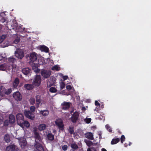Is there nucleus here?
<instances>
[{"label":"nucleus","instance_id":"obj_24","mask_svg":"<svg viewBox=\"0 0 151 151\" xmlns=\"http://www.w3.org/2000/svg\"><path fill=\"white\" fill-rule=\"evenodd\" d=\"M55 123L59 128H63L64 125L63 122L61 121H56L55 122Z\"/></svg>","mask_w":151,"mask_h":151},{"label":"nucleus","instance_id":"obj_16","mask_svg":"<svg viewBox=\"0 0 151 151\" xmlns=\"http://www.w3.org/2000/svg\"><path fill=\"white\" fill-rule=\"evenodd\" d=\"M12 92L11 88H9L7 90H5V91L4 93H2L1 91L0 90V96H3L5 94L6 95L9 94Z\"/></svg>","mask_w":151,"mask_h":151},{"label":"nucleus","instance_id":"obj_55","mask_svg":"<svg viewBox=\"0 0 151 151\" xmlns=\"http://www.w3.org/2000/svg\"><path fill=\"white\" fill-rule=\"evenodd\" d=\"M2 28V25L0 24V30H1Z\"/></svg>","mask_w":151,"mask_h":151},{"label":"nucleus","instance_id":"obj_13","mask_svg":"<svg viewBox=\"0 0 151 151\" xmlns=\"http://www.w3.org/2000/svg\"><path fill=\"white\" fill-rule=\"evenodd\" d=\"M14 99L17 101H21L22 99V96L19 91H17L14 93L13 95Z\"/></svg>","mask_w":151,"mask_h":151},{"label":"nucleus","instance_id":"obj_17","mask_svg":"<svg viewBox=\"0 0 151 151\" xmlns=\"http://www.w3.org/2000/svg\"><path fill=\"white\" fill-rule=\"evenodd\" d=\"M47 126L45 124H41L38 126L37 129L40 131H42L45 130Z\"/></svg>","mask_w":151,"mask_h":151},{"label":"nucleus","instance_id":"obj_9","mask_svg":"<svg viewBox=\"0 0 151 151\" xmlns=\"http://www.w3.org/2000/svg\"><path fill=\"white\" fill-rule=\"evenodd\" d=\"M71 104V103L70 102L64 101L61 104V108L64 110H68L70 108Z\"/></svg>","mask_w":151,"mask_h":151},{"label":"nucleus","instance_id":"obj_45","mask_svg":"<svg viewBox=\"0 0 151 151\" xmlns=\"http://www.w3.org/2000/svg\"><path fill=\"white\" fill-rule=\"evenodd\" d=\"M65 84L64 83V82H62L61 83L60 85L61 89H63L64 88H65Z\"/></svg>","mask_w":151,"mask_h":151},{"label":"nucleus","instance_id":"obj_7","mask_svg":"<svg viewBox=\"0 0 151 151\" xmlns=\"http://www.w3.org/2000/svg\"><path fill=\"white\" fill-rule=\"evenodd\" d=\"M79 114V113L76 111L72 115L71 118V121L73 123H76L78 120Z\"/></svg>","mask_w":151,"mask_h":151},{"label":"nucleus","instance_id":"obj_42","mask_svg":"<svg viewBox=\"0 0 151 151\" xmlns=\"http://www.w3.org/2000/svg\"><path fill=\"white\" fill-rule=\"evenodd\" d=\"M91 121V119L90 118H86L84 119V121L87 124L89 123Z\"/></svg>","mask_w":151,"mask_h":151},{"label":"nucleus","instance_id":"obj_52","mask_svg":"<svg viewBox=\"0 0 151 151\" xmlns=\"http://www.w3.org/2000/svg\"><path fill=\"white\" fill-rule=\"evenodd\" d=\"M4 57L2 56V54H0V61L3 59Z\"/></svg>","mask_w":151,"mask_h":151},{"label":"nucleus","instance_id":"obj_31","mask_svg":"<svg viewBox=\"0 0 151 151\" xmlns=\"http://www.w3.org/2000/svg\"><path fill=\"white\" fill-rule=\"evenodd\" d=\"M120 141L119 138H116L113 139L111 140V145H114L117 144Z\"/></svg>","mask_w":151,"mask_h":151},{"label":"nucleus","instance_id":"obj_35","mask_svg":"<svg viewBox=\"0 0 151 151\" xmlns=\"http://www.w3.org/2000/svg\"><path fill=\"white\" fill-rule=\"evenodd\" d=\"M27 144V142L25 140H23L21 142L20 144L21 145L22 148H23Z\"/></svg>","mask_w":151,"mask_h":151},{"label":"nucleus","instance_id":"obj_38","mask_svg":"<svg viewBox=\"0 0 151 151\" xmlns=\"http://www.w3.org/2000/svg\"><path fill=\"white\" fill-rule=\"evenodd\" d=\"M105 127L109 132H111L112 131V129L109 125H106L105 126Z\"/></svg>","mask_w":151,"mask_h":151},{"label":"nucleus","instance_id":"obj_6","mask_svg":"<svg viewBox=\"0 0 151 151\" xmlns=\"http://www.w3.org/2000/svg\"><path fill=\"white\" fill-rule=\"evenodd\" d=\"M16 117L17 124L19 125L22 124V122L24 119L23 114L21 113H18L16 115Z\"/></svg>","mask_w":151,"mask_h":151},{"label":"nucleus","instance_id":"obj_56","mask_svg":"<svg viewBox=\"0 0 151 151\" xmlns=\"http://www.w3.org/2000/svg\"><path fill=\"white\" fill-rule=\"evenodd\" d=\"M132 144V143L130 142H129V145H131Z\"/></svg>","mask_w":151,"mask_h":151},{"label":"nucleus","instance_id":"obj_59","mask_svg":"<svg viewBox=\"0 0 151 151\" xmlns=\"http://www.w3.org/2000/svg\"><path fill=\"white\" fill-rule=\"evenodd\" d=\"M101 134L100 135V134H99V137H101Z\"/></svg>","mask_w":151,"mask_h":151},{"label":"nucleus","instance_id":"obj_41","mask_svg":"<svg viewBox=\"0 0 151 151\" xmlns=\"http://www.w3.org/2000/svg\"><path fill=\"white\" fill-rule=\"evenodd\" d=\"M125 139L124 136L123 135H122L120 138V140L121 143H122L123 142L125 141Z\"/></svg>","mask_w":151,"mask_h":151},{"label":"nucleus","instance_id":"obj_33","mask_svg":"<svg viewBox=\"0 0 151 151\" xmlns=\"http://www.w3.org/2000/svg\"><path fill=\"white\" fill-rule=\"evenodd\" d=\"M68 131L70 134L73 135L75 134V133L74 132V127L72 126H70L68 129Z\"/></svg>","mask_w":151,"mask_h":151},{"label":"nucleus","instance_id":"obj_5","mask_svg":"<svg viewBox=\"0 0 151 151\" xmlns=\"http://www.w3.org/2000/svg\"><path fill=\"white\" fill-rule=\"evenodd\" d=\"M4 119L3 116L0 114V128L3 126L7 127L10 123L8 119L6 120L4 122Z\"/></svg>","mask_w":151,"mask_h":151},{"label":"nucleus","instance_id":"obj_58","mask_svg":"<svg viewBox=\"0 0 151 151\" xmlns=\"http://www.w3.org/2000/svg\"><path fill=\"white\" fill-rule=\"evenodd\" d=\"M104 107V106L103 105H102V106H101V107H102V108H103Z\"/></svg>","mask_w":151,"mask_h":151},{"label":"nucleus","instance_id":"obj_29","mask_svg":"<svg viewBox=\"0 0 151 151\" xmlns=\"http://www.w3.org/2000/svg\"><path fill=\"white\" fill-rule=\"evenodd\" d=\"M7 60L9 63H12V64L14 63L16 61V59L13 56L8 58Z\"/></svg>","mask_w":151,"mask_h":151},{"label":"nucleus","instance_id":"obj_53","mask_svg":"<svg viewBox=\"0 0 151 151\" xmlns=\"http://www.w3.org/2000/svg\"><path fill=\"white\" fill-rule=\"evenodd\" d=\"M101 151H107V150L103 148L102 149Z\"/></svg>","mask_w":151,"mask_h":151},{"label":"nucleus","instance_id":"obj_11","mask_svg":"<svg viewBox=\"0 0 151 151\" xmlns=\"http://www.w3.org/2000/svg\"><path fill=\"white\" fill-rule=\"evenodd\" d=\"M35 142L36 144L35 145V151H44V149L42 145L36 141Z\"/></svg>","mask_w":151,"mask_h":151},{"label":"nucleus","instance_id":"obj_14","mask_svg":"<svg viewBox=\"0 0 151 151\" xmlns=\"http://www.w3.org/2000/svg\"><path fill=\"white\" fill-rule=\"evenodd\" d=\"M30 64L31 65L32 70L36 73L40 72V69L37 67V64L34 63L30 62Z\"/></svg>","mask_w":151,"mask_h":151},{"label":"nucleus","instance_id":"obj_4","mask_svg":"<svg viewBox=\"0 0 151 151\" xmlns=\"http://www.w3.org/2000/svg\"><path fill=\"white\" fill-rule=\"evenodd\" d=\"M41 81V79L40 76L37 75L33 81L32 84L35 86H39L40 84Z\"/></svg>","mask_w":151,"mask_h":151},{"label":"nucleus","instance_id":"obj_26","mask_svg":"<svg viewBox=\"0 0 151 151\" xmlns=\"http://www.w3.org/2000/svg\"><path fill=\"white\" fill-rule=\"evenodd\" d=\"M24 87L28 90H30L33 89L34 86L33 84H26L24 85Z\"/></svg>","mask_w":151,"mask_h":151},{"label":"nucleus","instance_id":"obj_25","mask_svg":"<svg viewBox=\"0 0 151 151\" xmlns=\"http://www.w3.org/2000/svg\"><path fill=\"white\" fill-rule=\"evenodd\" d=\"M30 70L28 68H26L22 69V73L25 75H27L30 73Z\"/></svg>","mask_w":151,"mask_h":151},{"label":"nucleus","instance_id":"obj_49","mask_svg":"<svg viewBox=\"0 0 151 151\" xmlns=\"http://www.w3.org/2000/svg\"><path fill=\"white\" fill-rule=\"evenodd\" d=\"M19 39H16L14 40V42L15 43L17 44L18 43V42H19Z\"/></svg>","mask_w":151,"mask_h":151},{"label":"nucleus","instance_id":"obj_32","mask_svg":"<svg viewBox=\"0 0 151 151\" xmlns=\"http://www.w3.org/2000/svg\"><path fill=\"white\" fill-rule=\"evenodd\" d=\"M40 49L42 51H43L46 52H47L49 51L48 48L45 46H41L40 47Z\"/></svg>","mask_w":151,"mask_h":151},{"label":"nucleus","instance_id":"obj_47","mask_svg":"<svg viewBox=\"0 0 151 151\" xmlns=\"http://www.w3.org/2000/svg\"><path fill=\"white\" fill-rule=\"evenodd\" d=\"M66 88L67 90L68 91H70L72 87L70 85H68L66 86Z\"/></svg>","mask_w":151,"mask_h":151},{"label":"nucleus","instance_id":"obj_2","mask_svg":"<svg viewBox=\"0 0 151 151\" xmlns=\"http://www.w3.org/2000/svg\"><path fill=\"white\" fill-rule=\"evenodd\" d=\"M15 68L16 66L13 65L9 66L6 63H0V70H10L11 69L12 70L13 69Z\"/></svg>","mask_w":151,"mask_h":151},{"label":"nucleus","instance_id":"obj_57","mask_svg":"<svg viewBox=\"0 0 151 151\" xmlns=\"http://www.w3.org/2000/svg\"><path fill=\"white\" fill-rule=\"evenodd\" d=\"M124 145H125V146L126 147H127V145H126V144H124Z\"/></svg>","mask_w":151,"mask_h":151},{"label":"nucleus","instance_id":"obj_19","mask_svg":"<svg viewBox=\"0 0 151 151\" xmlns=\"http://www.w3.org/2000/svg\"><path fill=\"white\" fill-rule=\"evenodd\" d=\"M6 17L0 16V21L3 23L5 22L4 25L7 27L8 21H6Z\"/></svg>","mask_w":151,"mask_h":151},{"label":"nucleus","instance_id":"obj_39","mask_svg":"<svg viewBox=\"0 0 151 151\" xmlns=\"http://www.w3.org/2000/svg\"><path fill=\"white\" fill-rule=\"evenodd\" d=\"M30 103L32 105H34L35 102V99L34 98H31L29 100Z\"/></svg>","mask_w":151,"mask_h":151},{"label":"nucleus","instance_id":"obj_18","mask_svg":"<svg viewBox=\"0 0 151 151\" xmlns=\"http://www.w3.org/2000/svg\"><path fill=\"white\" fill-rule=\"evenodd\" d=\"M42 97L41 96L37 95L36 96V105L37 107H39L40 103L42 101Z\"/></svg>","mask_w":151,"mask_h":151},{"label":"nucleus","instance_id":"obj_10","mask_svg":"<svg viewBox=\"0 0 151 151\" xmlns=\"http://www.w3.org/2000/svg\"><path fill=\"white\" fill-rule=\"evenodd\" d=\"M18 150L19 149L17 146L13 144L8 146L6 147V151H16Z\"/></svg>","mask_w":151,"mask_h":151},{"label":"nucleus","instance_id":"obj_22","mask_svg":"<svg viewBox=\"0 0 151 151\" xmlns=\"http://www.w3.org/2000/svg\"><path fill=\"white\" fill-rule=\"evenodd\" d=\"M9 121L10 123L14 124L15 122L14 116L13 114H10L9 116Z\"/></svg>","mask_w":151,"mask_h":151},{"label":"nucleus","instance_id":"obj_46","mask_svg":"<svg viewBox=\"0 0 151 151\" xmlns=\"http://www.w3.org/2000/svg\"><path fill=\"white\" fill-rule=\"evenodd\" d=\"M5 39V37L4 36H0V43L2 42Z\"/></svg>","mask_w":151,"mask_h":151},{"label":"nucleus","instance_id":"obj_48","mask_svg":"<svg viewBox=\"0 0 151 151\" xmlns=\"http://www.w3.org/2000/svg\"><path fill=\"white\" fill-rule=\"evenodd\" d=\"M91 149L93 150V151H99L98 148H95L94 147H92Z\"/></svg>","mask_w":151,"mask_h":151},{"label":"nucleus","instance_id":"obj_3","mask_svg":"<svg viewBox=\"0 0 151 151\" xmlns=\"http://www.w3.org/2000/svg\"><path fill=\"white\" fill-rule=\"evenodd\" d=\"M51 71L50 70H43L41 71V74L44 78H47L50 76L51 75Z\"/></svg>","mask_w":151,"mask_h":151},{"label":"nucleus","instance_id":"obj_28","mask_svg":"<svg viewBox=\"0 0 151 151\" xmlns=\"http://www.w3.org/2000/svg\"><path fill=\"white\" fill-rule=\"evenodd\" d=\"M40 113L43 116H47L49 114V111L48 110H44L40 111Z\"/></svg>","mask_w":151,"mask_h":151},{"label":"nucleus","instance_id":"obj_21","mask_svg":"<svg viewBox=\"0 0 151 151\" xmlns=\"http://www.w3.org/2000/svg\"><path fill=\"white\" fill-rule=\"evenodd\" d=\"M22 124H20V126L21 127H29L30 124L29 122L27 121H24L22 122Z\"/></svg>","mask_w":151,"mask_h":151},{"label":"nucleus","instance_id":"obj_20","mask_svg":"<svg viewBox=\"0 0 151 151\" xmlns=\"http://www.w3.org/2000/svg\"><path fill=\"white\" fill-rule=\"evenodd\" d=\"M86 137L91 140H93V134L91 132H88L85 134Z\"/></svg>","mask_w":151,"mask_h":151},{"label":"nucleus","instance_id":"obj_36","mask_svg":"<svg viewBox=\"0 0 151 151\" xmlns=\"http://www.w3.org/2000/svg\"><path fill=\"white\" fill-rule=\"evenodd\" d=\"M70 146L74 150H76L78 148V145H77L75 143L72 144Z\"/></svg>","mask_w":151,"mask_h":151},{"label":"nucleus","instance_id":"obj_37","mask_svg":"<svg viewBox=\"0 0 151 151\" xmlns=\"http://www.w3.org/2000/svg\"><path fill=\"white\" fill-rule=\"evenodd\" d=\"M49 91L51 93H55L57 92V90L55 87H51L49 89Z\"/></svg>","mask_w":151,"mask_h":151},{"label":"nucleus","instance_id":"obj_27","mask_svg":"<svg viewBox=\"0 0 151 151\" xmlns=\"http://www.w3.org/2000/svg\"><path fill=\"white\" fill-rule=\"evenodd\" d=\"M55 84V81H54L53 79L50 78L49 80L47 83L48 87H50L53 85Z\"/></svg>","mask_w":151,"mask_h":151},{"label":"nucleus","instance_id":"obj_40","mask_svg":"<svg viewBox=\"0 0 151 151\" xmlns=\"http://www.w3.org/2000/svg\"><path fill=\"white\" fill-rule=\"evenodd\" d=\"M87 145L88 147H90L93 145V143L92 142L90 141H88L86 142Z\"/></svg>","mask_w":151,"mask_h":151},{"label":"nucleus","instance_id":"obj_50","mask_svg":"<svg viewBox=\"0 0 151 151\" xmlns=\"http://www.w3.org/2000/svg\"><path fill=\"white\" fill-rule=\"evenodd\" d=\"M95 104L96 106H100V104L97 101H96L95 102Z\"/></svg>","mask_w":151,"mask_h":151},{"label":"nucleus","instance_id":"obj_54","mask_svg":"<svg viewBox=\"0 0 151 151\" xmlns=\"http://www.w3.org/2000/svg\"><path fill=\"white\" fill-rule=\"evenodd\" d=\"M91 149V148H89L87 150V151H92Z\"/></svg>","mask_w":151,"mask_h":151},{"label":"nucleus","instance_id":"obj_23","mask_svg":"<svg viewBox=\"0 0 151 151\" xmlns=\"http://www.w3.org/2000/svg\"><path fill=\"white\" fill-rule=\"evenodd\" d=\"M19 83V80L18 78L14 79L13 83V87L14 88H16Z\"/></svg>","mask_w":151,"mask_h":151},{"label":"nucleus","instance_id":"obj_1","mask_svg":"<svg viewBox=\"0 0 151 151\" xmlns=\"http://www.w3.org/2000/svg\"><path fill=\"white\" fill-rule=\"evenodd\" d=\"M36 108L34 106H31L30 107L31 111H25L24 114L25 116L27 118L33 120L35 119V116L33 113L35 111Z\"/></svg>","mask_w":151,"mask_h":151},{"label":"nucleus","instance_id":"obj_51","mask_svg":"<svg viewBox=\"0 0 151 151\" xmlns=\"http://www.w3.org/2000/svg\"><path fill=\"white\" fill-rule=\"evenodd\" d=\"M68 77L67 76H63V79L64 81H65V80H67L68 79Z\"/></svg>","mask_w":151,"mask_h":151},{"label":"nucleus","instance_id":"obj_43","mask_svg":"<svg viewBox=\"0 0 151 151\" xmlns=\"http://www.w3.org/2000/svg\"><path fill=\"white\" fill-rule=\"evenodd\" d=\"M52 70H56L58 71L59 70V67L57 65H55L52 67Z\"/></svg>","mask_w":151,"mask_h":151},{"label":"nucleus","instance_id":"obj_34","mask_svg":"<svg viewBox=\"0 0 151 151\" xmlns=\"http://www.w3.org/2000/svg\"><path fill=\"white\" fill-rule=\"evenodd\" d=\"M4 139L5 141L7 143L9 142L10 140L9 134H6L4 136Z\"/></svg>","mask_w":151,"mask_h":151},{"label":"nucleus","instance_id":"obj_44","mask_svg":"<svg viewBox=\"0 0 151 151\" xmlns=\"http://www.w3.org/2000/svg\"><path fill=\"white\" fill-rule=\"evenodd\" d=\"M68 148V147L67 145H64L62 147V149L64 151H66L67 150Z\"/></svg>","mask_w":151,"mask_h":151},{"label":"nucleus","instance_id":"obj_15","mask_svg":"<svg viewBox=\"0 0 151 151\" xmlns=\"http://www.w3.org/2000/svg\"><path fill=\"white\" fill-rule=\"evenodd\" d=\"M29 58L31 61L29 62V63L30 62L33 63L34 62L36 61L37 60V57L36 53L35 52H32Z\"/></svg>","mask_w":151,"mask_h":151},{"label":"nucleus","instance_id":"obj_12","mask_svg":"<svg viewBox=\"0 0 151 151\" xmlns=\"http://www.w3.org/2000/svg\"><path fill=\"white\" fill-rule=\"evenodd\" d=\"M33 133L34 134L36 140H37L39 141L41 140V138L40 135L39 133L37 132V128L36 127L34 128L33 129Z\"/></svg>","mask_w":151,"mask_h":151},{"label":"nucleus","instance_id":"obj_8","mask_svg":"<svg viewBox=\"0 0 151 151\" xmlns=\"http://www.w3.org/2000/svg\"><path fill=\"white\" fill-rule=\"evenodd\" d=\"M15 55L16 57L20 59H22L24 56L23 51L20 49L17 50Z\"/></svg>","mask_w":151,"mask_h":151},{"label":"nucleus","instance_id":"obj_30","mask_svg":"<svg viewBox=\"0 0 151 151\" xmlns=\"http://www.w3.org/2000/svg\"><path fill=\"white\" fill-rule=\"evenodd\" d=\"M47 137L48 140L50 141H53L54 139V135L51 132L47 134Z\"/></svg>","mask_w":151,"mask_h":151}]
</instances>
